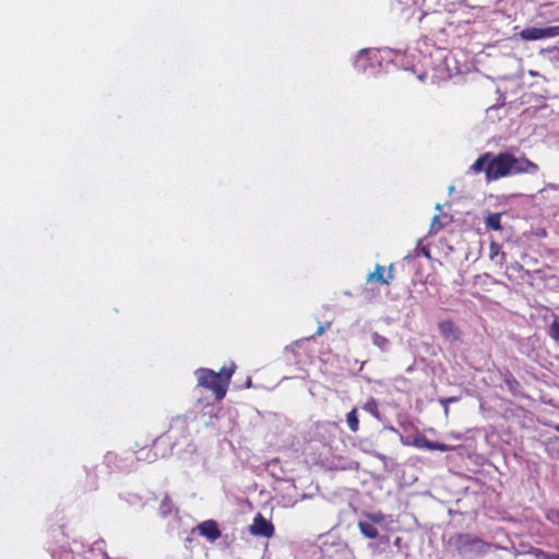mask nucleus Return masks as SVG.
Wrapping results in <instances>:
<instances>
[{"mask_svg":"<svg viewBox=\"0 0 559 559\" xmlns=\"http://www.w3.org/2000/svg\"><path fill=\"white\" fill-rule=\"evenodd\" d=\"M537 170L538 166L525 157L518 158L511 153H499L496 156L491 154L486 167V179L492 181L516 174H534Z\"/></svg>","mask_w":559,"mask_h":559,"instance_id":"1","label":"nucleus"},{"mask_svg":"<svg viewBox=\"0 0 559 559\" xmlns=\"http://www.w3.org/2000/svg\"><path fill=\"white\" fill-rule=\"evenodd\" d=\"M236 366H223L218 372L209 368H200L195 371L198 385L212 392L216 401H222L227 393Z\"/></svg>","mask_w":559,"mask_h":559,"instance_id":"2","label":"nucleus"},{"mask_svg":"<svg viewBox=\"0 0 559 559\" xmlns=\"http://www.w3.org/2000/svg\"><path fill=\"white\" fill-rule=\"evenodd\" d=\"M423 68V71L418 74V79L421 82L430 81L432 84H438L451 76L443 57L424 56Z\"/></svg>","mask_w":559,"mask_h":559,"instance_id":"3","label":"nucleus"},{"mask_svg":"<svg viewBox=\"0 0 559 559\" xmlns=\"http://www.w3.org/2000/svg\"><path fill=\"white\" fill-rule=\"evenodd\" d=\"M451 540L459 555L483 556L491 547L489 543L469 533L455 534Z\"/></svg>","mask_w":559,"mask_h":559,"instance_id":"4","label":"nucleus"},{"mask_svg":"<svg viewBox=\"0 0 559 559\" xmlns=\"http://www.w3.org/2000/svg\"><path fill=\"white\" fill-rule=\"evenodd\" d=\"M395 278L394 264L391 263L388 269L381 264H376L373 272L367 275V284L378 283L389 286Z\"/></svg>","mask_w":559,"mask_h":559,"instance_id":"5","label":"nucleus"},{"mask_svg":"<svg viewBox=\"0 0 559 559\" xmlns=\"http://www.w3.org/2000/svg\"><path fill=\"white\" fill-rule=\"evenodd\" d=\"M520 37L523 40H539L544 38H551L559 36V25L549 26L545 28L526 27L520 32Z\"/></svg>","mask_w":559,"mask_h":559,"instance_id":"6","label":"nucleus"},{"mask_svg":"<svg viewBox=\"0 0 559 559\" xmlns=\"http://www.w3.org/2000/svg\"><path fill=\"white\" fill-rule=\"evenodd\" d=\"M274 525L266 520L261 513L253 518V523L250 526V533L253 536H262L270 538L274 535Z\"/></svg>","mask_w":559,"mask_h":559,"instance_id":"7","label":"nucleus"},{"mask_svg":"<svg viewBox=\"0 0 559 559\" xmlns=\"http://www.w3.org/2000/svg\"><path fill=\"white\" fill-rule=\"evenodd\" d=\"M197 530L201 536L205 537L210 542L217 540L222 535L218 524L215 520H206L201 522L197 526Z\"/></svg>","mask_w":559,"mask_h":559,"instance_id":"8","label":"nucleus"},{"mask_svg":"<svg viewBox=\"0 0 559 559\" xmlns=\"http://www.w3.org/2000/svg\"><path fill=\"white\" fill-rule=\"evenodd\" d=\"M438 329L442 336L447 340L455 342L461 337V331L452 320L440 321L438 323Z\"/></svg>","mask_w":559,"mask_h":559,"instance_id":"9","label":"nucleus"},{"mask_svg":"<svg viewBox=\"0 0 559 559\" xmlns=\"http://www.w3.org/2000/svg\"><path fill=\"white\" fill-rule=\"evenodd\" d=\"M416 445L425 448L430 451H441V452H449L453 451L455 448L445 443L430 441L427 438L423 437L421 439L416 440Z\"/></svg>","mask_w":559,"mask_h":559,"instance_id":"10","label":"nucleus"},{"mask_svg":"<svg viewBox=\"0 0 559 559\" xmlns=\"http://www.w3.org/2000/svg\"><path fill=\"white\" fill-rule=\"evenodd\" d=\"M440 16V13H432V14H424L420 19V22L424 26V28H429L430 32H443L444 31V24L441 22L436 27H431L430 24L436 22V20Z\"/></svg>","mask_w":559,"mask_h":559,"instance_id":"11","label":"nucleus"},{"mask_svg":"<svg viewBox=\"0 0 559 559\" xmlns=\"http://www.w3.org/2000/svg\"><path fill=\"white\" fill-rule=\"evenodd\" d=\"M358 528L360 533L369 539H374L379 536L378 528L368 521H359Z\"/></svg>","mask_w":559,"mask_h":559,"instance_id":"12","label":"nucleus"},{"mask_svg":"<svg viewBox=\"0 0 559 559\" xmlns=\"http://www.w3.org/2000/svg\"><path fill=\"white\" fill-rule=\"evenodd\" d=\"M490 157H491V153H489V152L480 155L474 162V164L471 166V170L475 174H478L481 171L486 173V167H487L488 163L490 162Z\"/></svg>","mask_w":559,"mask_h":559,"instance_id":"13","label":"nucleus"},{"mask_svg":"<svg viewBox=\"0 0 559 559\" xmlns=\"http://www.w3.org/2000/svg\"><path fill=\"white\" fill-rule=\"evenodd\" d=\"M485 225H486L487 229L497 230V231L501 230L502 229L501 215L499 213H492V214L488 215L485 221Z\"/></svg>","mask_w":559,"mask_h":559,"instance_id":"14","label":"nucleus"},{"mask_svg":"<svg viewBox=\"0 0 559 559\" xmlns=\"http://www.w3.org/2000/svg\"><path fill=\"white\" fill-rule=\"evenodd\" d=\"M498 257L500 258L498 262L502 264L506 260V253L501 251V246L498 242L491 241L489 245V258L495 260Z\"/></svg>","mask_w":559,"mask_h":559,"instance_id":"15","label":"nucleus"},{"mask_svg":"<svg viewBox=\"0 0 559 559\" xmlns=\"http://www.w3.org/2000/svg\"><path fill=\"white\" fill-rule=\"evenodd\" d=\"M173 510H174V502H173L171 498L168 495H166L163 498V500L160 501L158 511L162 516L166 518L173 513Z\"/></svg>","mask_w":559,"mask_h":559,"instance_id":"16","label":"nucleus"},{"mask_svg":"<svg viewBox=\"0 0 559 559\" xmlns=\"http://www.w3.org/2000/svg\"><path fill=\"white\" fill-rule=\"evenodd\" d=\"M346 421L352 432H357L359 430V419L356 407H354L349 413H347Z\"/></svg>","mask_w":559,"mask_h":559,"instance_id":"17","label":"nucleus"},{"mask_svg":"<svg viewBox=\"0 0 559 559\" xmlns=\"http://www.w3.org/2000/svg\"><path fill=\"white\" fill-rule=\"evenodd\" d=\"M548 334L559 345V317H555L549 325Z\"/></svg>","mask_w":559,"mask_h":559,"instance_id":"18","label":"nucleus"},{"mask_svg":"<svg viewBox=\"0 0 559 559\" xmlns=\"http://www.w3.org/2000/svg\"><path fill=\"white\" fill-rule=\"evenodd\" d=\"M362 408L368 412L369 414H371L373 417L376 418H379L380 417V412H379V407H378V403L374 399H370L364 406Z\"/></svg>","mask_w":559,"mask_h":559,"instance_id":"19","label":"nucleus"},{"mask_svg":"<svg viewBox=\"0 0 559 559\" xmlns=\"http://www.w3.org/2000/svg\"><path fill=\"white\" fill-rule=\"evenodd\" d=\"M372 343L380 349H385L389 344V340L385 336L374 332L372 334Z\"/></svg>","mask_w":559,"mask_h":559,"instance_id":"20","label":"nucleus"},{"mask_svg":"<svg viewBox=\"0 0 559 559\" xmlns=\"http://www.w3.org/2000/svg\"><path fill=\"white\" fill-rule=\"evenodd\" d=\"M504 383H506L507 388L509 389V391L512 392L513 394H515L521 386L520 382L511 374H509L504 379Z\"/></svg>","mask_w":559,"mask_h":559,"instance_id":"21","label":"nucleus"},{"mask_svg":"<svg viewBox=\"0 0 559 559\" xmlns=\"http://www.w3.org/2000/svg\"><path fill=\"white\" fill-rule=\"evenodd\" d=\"M365 518L368 520V522L372 524H381L384 521V515L380 512L378 513H365Z\"/></svg>","mask_w":559,"mask_h":559,"instance_id":"22","label":"nucleus"},{"mask_svg":"<svg viewBox=\"0 0 559 559\" xmlns=\"http://www.w3.org/2000/svg\"><path fill=\"white\" fill-rule=\"evenodd\" d=\"M457 401H459V399H457L456 396H451V397H447V399H441V400H440V403H441L442 405H444V412H445V414H447V413H448V411H449V409H448V404H450V403H455V402H457Z\"/></svg>","mask_w":559,"mask_h":559,"instance_id":"23","label":"nucleus"},{"mask_svg":"<svg viewBox=\"0 0 559 559\" xmlns=\"http://www.w3.org/2000/svg\"><path fill=\"white\" fill-rule=\"evenodd\" d=\"M543 559H559V554L543 552Z\"/></svg>","mask_w":559,"mask_h":559,"instance_id":"24","label":"nucleus"},{"mask_svg":"<svg viewBox=\"0 0 559 559\" xmlns=\"http://www.w3.org/2000/svg\"><path fill=\"white\" fill-rule=\"evenodd\" d=\"M329 326H330V323H328V325H326V326H324V325H320V326L318 328L317 332H316V335H318V336L322 335V334L325 332L326 328H329Z\"/></svg>","mask_w":559,"mask_h":559,"instance_id":"25","label":"nucleus"},{"mask_svg":"<svg viewBox=\"0 0 559 559\" xmlns=\"http://www.w3.org/2000/svg\"><path fill=\"white\" fill-rule=\"evenodd\" d=\"M423 251H424V254H425L426 257H429V255H430V254H429V250L424 249Z\"/></svg>","mask_w":559,"mask_h":559,"instance_id":"26","label":"nucleus"},{"mask_svg":"<svg viewBox=\"0 0 559 559\" xmlns=\"http://www.w3.org/2000/svg\"><path fill=\"white\" fill-rule=\"evenodd\" d=\"M456 440H460L461 439V436L457 433V435H452Z\"/></svg>","mask_w":559,"mask_h":559,"instance_id":"27","label":"nucleus"},{"mask_svg":"<svg viewBox=\"0 0 559 559\" xmlns=\"http://www.w3.org/2000/svg\"><path fill=\"white\" fill-rule=\"evenodd\" d=\"M555 429H556V431H558V432H559V425H557V426L555 427Z\"/></svg>","mask_w":559,"mask_h":559,"instance_id":"28","label":"nucleus"}]
</instances>
